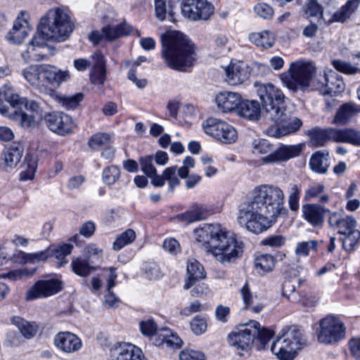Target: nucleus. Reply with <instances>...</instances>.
<instances>
[{
    "label": "nucleus",
    "instance_id": "nucleus-29",
    "mask_svg": "<svg viewBox=\"0 0 360 360\" xmlns=\"http://www.w3.org/2000/svg\"><path fill=\"white\" fill-rule=\"evenodd\" d=\"M177 167L176 166L166 168L161 175L155 176L153 179V185L155 187H162L165 181H167L169 189L173 191L180 184V181L176 175Z\"/></svg>",
    "mask_w": 360,
    "mask_h": 360
},
{
    "label": "nucleus",
    "instance_id": "nucleus-43",
    "mask_svg": "<svg viewBox=\"0 0 360 360\" xmlns=\"http://www.w3.org/2000/svg\"><path fill=\"white\" fill-rule=\"evenodd\" d=\"M11 322L26 338H33L37 332V326L34 323H31L21 317H13Z\"/></svg>",
    "mask_w": 360,
    "mask_h": 360
},
{
    "label": "nucleus",
    "instance_id": "nucleus-6",
    "mask_svg": "<svg viewBox=\"0 0 360 360\" xmlns=\"http://www.w3.org/2000/svg\"><path fill=\"white\" fill-rule=\"evenodd\" d=\"M74 29L69 14L60 8L49 10L40 19L37 32L45 39L63 41L68 39Z\"/></svg>",
    "mask_w": 360,
    "mask_h": 360
},
{
    "label": "nucleus",
    "instance_id": "nucleus-36",
    "mask_svg": "<svg viewBox=\"0 0 360 360\" xmlns=\"http://www.w3.org/2000/svg\"><path fill=\"white\" fill-rule=\"evenodd\" d=\"M240 63H231L225 69L226 80L232 86L241 84L245 78V71Z\"/></svg>",
    "mask_w": 360,
    "mask_h": 360
},
{
    "label": "nucleus",
    "instance_id": "nucleus-14",
    "mask_svg": "<svg viewBox=\"0 0 360 360\" xmlns=\"http://www.w3.org/2000/svg\"><path fill=\"white\" fill-rule=\"evenodd\" d=\"M202 126L207 135L222 143L230 144L237 140V131L224 121L210 117L202 122Z\"/></svg>",
    "mask_w": 360,
    "mask_h": 360
},
{
    "label": "nucleus",
    "instance_id": "nucleus-1",
    "mask_svg": "<svg viewBox=\"0 0 360 360\" xmlns=\"http://www.w3.org/2000/svg\"><path fill=\"white\" fill-rule=\"evenodd\" d=\"M284 193L275 185L256 186L250 200L238 207L237 221L242 227L255 233H260L271 226L279 215H286Z\"/></svg>",
    "mask_w": 360,
    "mask_h": 360
},
{
    "label": "nucleus",
    "instance_id": "nucleus-24",
    "mask_svg": "<svg viewBox=\"0 0 360 360\" xmlns=\"http://www.w3.org/2000/svg\"><path fill=\"white\" fill-rule=\"evenodd\" d=\"M131 26L125 22L120 23L117 26H105L102 28V37L108 40H114L118 37L127 35L131 31ZM101 38L98 33L93 32L89 39L94 44H98Z\"/></svg>",
    "mask_w": 360,
    "mask_h": 360
},
{
    "label": "nucleus",
    "instance_id": "nucleus-51",
    "mask_svg": "<svg viewBox=\"0 0 360 360\" xmlns=\"http://www.w3.org/2000/svg\"><path fill=\"white\" fill-rule=\"evenodd\" d=\"M301 193V188L297 184L290 185V193L288 195V205L290 209L296 212L299 209V200Z\"/></svg>",
    "mask_w": 360,
    "mask_h": 360
},
{
    "label": "nucleus",
    "instance_id": "nucleus-58",
    "mask_svg": "<svg viewBox=\"0 0 360 360\" xmlns=\"http://www.w3.org/2000/svg\"><path fill=\"white\" fill-rule=\"evenodd\" d=\"M285 243V238L281 235L269 236L261 241V244L270 248H280Z\"/></svg>",
    "mask_w": 360,
    "mask_h": 360
},
{
    "label": "nucleus",
    "instance_id": "nucleus-47",
    "mask_svg": "<svg viewBox=\"0 0 360 360\" xmlns=\"http://www.w3.org/2000/svg\"><path fill=\"white\" fill-rule=\"evenodd\" d=\"M136 239V233L132 229H127L119 236L113 243L114 250H120L127 245L131 243Z\"/></svg>",
    "mask_w": 360,
    "mask_h": 360
},
{
    "label": "nucleus",
    "instance_id": "nucleus-26",
    "mask_svg": "<svg viewBox=\"0 0 360 360\" xmlns=\"http://www.w3.org/2000/svg\"><path fill=\"white\" fill-rule=\"evenodd\" d=\"M215 101L219 109L224 112H228L238 108L241 101V96L238 93L223 91L217 95Z\"/></svg>",
    "mask_w": 360,
    "mask_h": 360
},
{
    "label": "nucleus",
    "instance_id": "nucleus-17",
    "mask_svg": "<svg viewBox=\"0 0 360 360\" xmlns=\"http://www.w3.org/2000/svg\"><path fill=\"white\" fill-rule=\"evenodd\" d=\"M47 41L37 32L27 45L26 49L21 53L24 61L29 63L45 59L49 51Z\"/></svg>",
    "mask_w": 360,
    "mask_h": 360
},
{
    "label": "nucleus",
    "instance_id": "nucleus-23",
    "mask_svg": "<svg viewBox=\"0 0 360 360\" xmlns=\"http://www.w3.org/2000/svg\"><path fill=\"white\" fill-rule=\"evenodd\" d=\"M54 344L65 353H73L78 351L82 345L80 338L70 332H60L54 338Z\"/></svg>",
    "mask_w": 360,
    "mask_h": 360
},
{
    "label": "nucleus",
    "instance_id": "nucleus-39",
    "mask_svg": "<svg viewBox=\"0 0 360 360\" xmlns=\"http://www.w3.org/2000/svg\"><path fill=\"white\" fill-rule=\"evenodd\" d=\"M276 259L269 254H262L255 257L254 266L257 272L261 275L271 271L275 266Z\"/></svg>",
    "mask_w": 360,
    "mask_h": 360
},
{
    "label": "nucleus",
    "instance_id": "nucleus-11",
    "mask_svg": "<svg viewBox=\"0 0 360 360\" xmlns=\"http://www.w3.org/2000/svg\"><path fill=\"white\" fill-rule=\"evenodd\" d=\"M254 86L257 88L265 119L276 116L278 110L286 105L284 94L271 83L255 82Z\"/></svg>",
    "mask_w": 360,
    "mask_h": 360
},
{
    "label": "nucleus",
    "instance_id": "nucleus-61",
    "mask_svg": "<svg viewBox=\"0 0 360 360\" xmlns=\"http://www.w3.org/2000/svg\"><path fill=\"white\" fill-rule=\"evenodd\" d=\"M72 248L70 244H63L49 250L56 258L62 259L71 253Z\"/></svg>",
    "mask_w": 360,
    "mask_h": 360
},
{
    "label": "nucleus",
    "instance_id": "nucleus-37",
    "mask_svg": "<svg viewBox=\"0 0 360 360\" xmlns=\"http://www.w3.org/2000/svg\"><path fill=\"white\" fill-rule=\"evenodd\" d=\"M92 263L91 260L86 257H78L72 259L71 266L75 274L82 277H86L96 270V267Z\"/></svg>",
    "mask_w": 360,
    "mask_h": 360
},
{
    "label": "nucleus",
    "instance_id": "nucleus-19",
    "mask_svg": "<svg viewBox=\"0 0 360 360\" xmlns=\"http://www.w3.org/2000/svg\"><path fill=\"white\" fill-rule=\"evenodd\" d=\"M62 283L58 279L41 280L37 281L26 293V300L53 295L60 291Z\"/></svg>",
    "mask_w": 360,
    "mask_h": 360
},
{
    "label": "nucleus",
    "instance_id": "nucleus-45",
    "mask_svg": "<svg viewBox=\"0 0 360 360\" xmlns=\"http://www.w3.org/2000/svg\"><path fill=\"white\" fill-rule=\"evenodd\" d=\"M307 134L311 144L316 147L323 146L327 142L326 129L314 128L309 130Z\"/></svg>",
    "mask_w": 360,
    "mask_h": 360
},
{
    "label": "nucleus",
    "instance_id": "nucleus-12",
    "mask_svg": "<svg viewBox=\"0 0 360 360\" xmlns=\"http://www.w3.org/2000/svg\"><path fill=\"white\" fill-rule=\"evenodd\" d=\"M265 120H270L275 124L266 129V134L274 138H281L294 134L302 125V120L292 116V112L286 105L278 110L276 116H269Z\"/></svg>",
    "mask_w": 360,
    "mask_h": 360
},
{
    "label": "nucleus",
    "instance_id": "nucleus-35",
    "mask_svg": "<svg viewBox=\"0 0 360 360\" xmlns=\"http://www.w3.org/2000/svg\"><path fill=\"white\" fill-rule=\"evenodd\" d=\"M359 4V0H348L345 5L334 13L328 20V23L345 22L356 11Z\"/></svg>",
    "mask_w": 360,
    "mask_h": 360
},
{
    "label": "nucleus",
    "instance_id": "nucleus-52",
    "mask_svg": "<svg viewBox=\"0 0 360 360\" xmlns=\"http://www.w3.org/2000/svg\"><path fill=\"white\" fill-rule=\"evenodd\" d=\"M120 171L118 167L112 165L103 172V180L107 185H112L120 177Z\"/></svg>",
    "mask_w": 360,
    "mask_h": 360
},
{
    "label": "nucleus",
    "instance_id": "nucleus-3",
    "mask_svg": "<svg viewBox=\"0 0 360 360\" xmlns=\"http://www.w3.org/2000/svg\"><path fill=\"white\" fill-rule=\"evenodd\" d=\"M196 240L221 263L236 261L243 252V243L220 224H207L195 231Z\"/></svg>",
    "mask_w": 360,
    "mask_h": 360
},
{
    "label": "nucleus",
    "instance_id": "nucleus-56",
    "mask_svg": "<svg viewBox=\"0 0 360 360\" xmlns=\"http://www.w3.org/2000/svg\"><path fill=\"white\" fill-rule=\"evenodd\" d=\"M325 188L324 185L322 184H316L310 186L304 191V200L305 201H309L312 198H317L324 193Z\"/></svg>",
    "mask_w": 360,
    "mask_h": 360
},
{
    "label": "nucleus",
    "instance_id": "nucleus-53",
    "mask_svg": "<svg viewBox=\"0 0 360 360\" xmlns=\"http://www.w3.org/2000/svg\"><path fill=\"white\" fill-rule=\"evenodd\" d=\"M49 250L33 254H27L23 252H20L19 255L23 259V262H34L46 259L49 256Z\"/></svg>",
    "mask_w": 360,
    "mask_h": 360
},
{
    "label": "nucleus",
    "instance_id": "nucleus-49",
    "mask_svg": "<svg viewBox=\"0 0 360 360\" xmlns=\"http://www.w3.org/2000/svg\"><path fill=\"white\" fill-rule=\"evenodd\" d=\"M140 165L141 170L149 178L151 179V184H153V179L159 175L157 174L156 168L153 165V157L152 155H146L140 158Z\"/></svg>",
    "mask_w": 360,
    "mask_h": 360
},
{
    "label": "nucleus",
    "instance_id": "nucleus-44",
    "mask_svg": "<svg viewBox=\"0 0 360 360\" xmlns=\"http://www.w3.org/2000/svg\"><path fill=\"white\" fill-rule=\"evenodd\" d=\"M111 140V137L106 133H96L91 136L88 141L89 146L94 150L107 147Z\"/></svg>",
    "mask_w": 360,
    "mask_h": 360
},
{
    "label": "nucleus",
    "instance_id": "nucleus-55",
    "mask_svg": "<svg viewBox=\"0 0 360 360\" xmlns=\"http://www.w3.org/2000/svg\"><path fill=\"white\" fill-rule=\"evenodd\" d=\"M255 14L265 20L271 19L274 15L273 8L265 3L257 4L254 7Z\"/></svg>",
    "mask_w": 360,
    "mask_h": 360
},
{
    "label": "nucleus",
    "instance_id": "nucleus-22",
    "mask_svg": "<svg viewBox=\"0 0 360 360\" xmlns=\"http://www.w3.org/2000/svg\"><path fill=\"white\" fill-rule=\"evenodd\" d=\"M304 219L312 226L321 228L324 224V217L330 212L328 208L319 204H306L302 207Z\"/></svg>",
    "mask_w": 360,
    "mask_h": 360
},
{
    "label": "nucleus",
    "instance_id": "nucleus-32",
    "mask_svg": "<svg viewBox=\"0 0 360 360\" xmlns=\"http://www.w3.org/2000/svg\"><path fill=\"white\" fill-rule=\"evenodd\" d=\"M211 214V210L207 205H196L191 210L178 215V219L185 223H191L205 219Z\"/></svg>",
    "mask_w": 360,
    "mask_h": 360
},
{
    "label": "nucleus",
    "instance_id": "nucleus-38",
    "mask_svg": "<svg viewBox=\"0 0 360 360\" xmlns=\"http://www.w3.org/2000/svg\"><path fill=\"white\" fill-rule=\"evenodd\" d=\"M155 17L160 21L175 22L174 12L170 4L165 0H154Z\"/></svg>",
    "mask_w": 360,
    "mask_h": 360
},
{
    "label": "nucleus",
    "instance_id": "nucleus-41",
    "mask_svg": "<svg viewBox=\"0 0 360 360\" xmlns=\"http://www.w3.org/2000/svg\"><path fill=\"white\" fill-rule=\"evenodd\" d=\"M23 104L27 110L33 112L39 119L44 120V115L46 114L50 113L48 112V110L51 109V106L46 101L44 100L27 101L25 98V103Z\"/></svg>",
    "mask_w": 360,
    "mask_h": 360
},
{
    "label": "nucleus",
    "instance_id": "nucleus-20",
    "mask_svg": "<svg viewBox=\"0 0 360 360\" xmlns=\"http://www.w3.org/2000/svg\"><path fill=\"white\" fill-rule=\"evenodd\" d=\"M109 360H147L142 350L127 342L115 345L110 349Z\"/></svg>",
    "mask_w": 360,
    "mask_h": 360
},
{
    "label": "nucleus",
    "instance_id": "nucleus-63",
    "mask_svg": "<svg viewBox=\"0 0 360 360\" xmlns=\"http://www.w3.org/2000/svg\"><path fill=\"white\" fill-rule=\"evenodd\" d=\"M170 334V330L167 328L161 329L155 333L153 337V343L158 347H162L166 345V342L168 335Z\"/></svg>",
    "mask_w": 360,
    "mask_h": 360
},
{
    "label": "nucleus",
    "instance_id": "nucleus-46",
    "mask_svg": "<svg viewBox=\"0 0 360 360\" xmlns=\"http://www.w3.org/2000/svg\"><path fill=\"white\" fill-rule=\"evenodd\" d=\"M345 236L342 247L345 251L352 252L360 240V231L355 227L347 232Z\"/></svg>",
    "mask_w": 360,
    "mask_h": 360
},
{
    "label": "nucleus",
    "instance_id": "nucleus-13",
    "mask_svg": "<svg viewBox=\"0 0 360 360\" xmlns=\"http://www.w3.org/2000/svg\"><path fill=\"white\" fill-rule=\"evenodd\" d=\"M345 329L344 323L338 318L328 315L319 321L318 340L325 345L335 344L345 338Z\"/></svg>",
    "mask_w": 360,
    "mask_h": 360
},
{
    "label": "nucleus",
    "instance_id": "nucleus-9",
    "mask_svg": "<svg viewBox=\"0 0 360 360\" xmlns=\"http://www.w3.org/2000/svg\"><path fill=\"white\" fill-rule=\"evenodd\" d=\"M307 345L304 335L297 326L283 328L273 342L271 351L280 360H292Z\"/></svg>",
    "mask_w": 360,
    "mask_h": 360
},
{
    "label": "nucleus",
    "instance_id": "nucleus-15",
    "mask_svg": "<svg viewBox=\"0 0 360 360\" xmlns=\"http://www.w3.org/2000/svg\"><path fill=\"white\" fill-rule=\"evenodd\" d=\"M183 16L193 21L207 20L214 13V7L207 0H182Z\"/></svg>",
    "mask_w": 360,
    "mask_h": 360
},
{
    "label": "nucleus",
    "instance_id": "nucleus-28",
    "mask_svg": "<svg viewBox=\"0 0 360 360\" xmlns=\"http://www.w3.org/2000/svg\"><path fill=\"white\" fill-rule=\"evenodd\" d=\"M188 278L185 281L184 289H189L197 281L205 278L206 273L202 265L195 259H190L187 264Z\"/></svg>",
    "mask_w": 360,
    "mask_h": 360
},
{
    "label": "nucleus",
    "instance_id": "nucleus-50",
    "mask_svg": "<svg viewBox=\"0 0 360 360\" xmlns=\"http://www.w3.org/2000/svg\"><path fill=\"white\" fill-rule=\"evenodd\" d=\"M304 11L307 17H322L323 7L318 0H307Z\"/></svg>",
    "mask_w": 360,
    "mask_h": 360
},
{
    "label": "nucleus",
    "instance_id": "nucleus-25",
    "mask_svg": "<svg viewBox=\"0 0 360 360\" xmlns=\"http://www.w3.org/2000/svg\"><path fill=\"white\" fill-rule=\"evenodd\" d=\"M327 141L335 142L349 143L354 146H360V131L351 129H337L334 128L326 129Z\"/></svg>",
    "mask_w": 360,
    "mask_h": 360
},
{
    "label": "nucleus",
    "instance_id": "nucleus-59",
    "mask_svg": "<svg viewBox=\"0 0 360 360\" xmlns=\"http://www.w3.org/2000/svg\"><path fill=\"white\" fill-rule=\"evenodd\" d=\"M206 307L201 304L198 300L191 302L188 306L181 309L180 314L186 316H190L193 314L205 311Z\"/></svg>",
    "mask_w": 360,
    "mask_h": 360
},
{
    "label": "nucleus",
    "instance_id": "nucleus-31",
    "mask_svg": "<svg viewBox=\"0 0 360 360\" xmlns=\"http://www.w3.org/2000/svg\"><path fill=\"white\" fill-rule=\"evenodd\" d=\"M23 150L24 147L20 142H13L6 147L4 152L6 166L10 168L15 167L22 158Z\"/></svg>",
    "mask_w": 360,
    "mask_h": 360
},
{
    "label": "nucleus",
    "instance_id": "nucleus-2",
    "mask_svg": "<svg viewBox=\"0 0 360 360\" xmlns=\"http://www.w3.org/2000/svg\"><path fill=\"white\" fill-rule=\"evenodd\" d=\"M316 72L312 62L297 60L290 63L288 72L281 74L280 79L282 84L293 92L311 87L321 95L333 96L344 91L346 85L338 72L330 69L326 70L323 75L314 77Z\"/></svg>",
    "mask_w": 360,
    "mask_h": 360
},
{
    "label": "nucleus",
    "instance_id": "nucleus-5",
    "mask_svg": "<svg viewBox=\"0 0 360 360\" xmlns=\"http://www.w3.org/2000/svg\"><path fill=\"white\" fill-rule=\"evenodd\" d=\"M23 77L32 86L40 92L50 94L53 91L50 86H59L67 82L70 77L68 70H61L56 67L49 65H30L22 70Z\"/></svg>",
    "mask_w": 360,
    "mask_h": 360
},
{
    "label": "nucleus",
    "instance_id": "nucleus-33",
    "mask_svg": "<svg viewBox=\"0 0 360 360\" xmlns=\"http://www.w3.org/2000/svg\"><path fill=\"white\" fill-rule=\"evenodd\" d=\"M360 112V108L353 103H347L341 105L334 117L333 123L345 124L349 119Z\"/></svg>",
    "mask_w": 360,
    "mask_h": 360
},
{
    "label": "nucleus",
    "instance_id": "nucleus-62",
    "mask_svg": "<svg viewBox=\"0 0 360 360\" xmlns=\"http://www.w3.org/2000/svg\"><path fill=\"white\" fill-rule=\"evenodd\" d=\"M144 271L150 279L159 278L162 275L160 267L153 262L146 263L144 266Z\"/></svg>",
    "mask_w": 360,
    "mask_h": 360
},
{
    "label": "nucleus",
    "instance_id": "nucleus-18",
    "mask_svg": "<svg viewBox=\"0 0 360 360\" xmlns=\"http://www.w3.org/2000/svg\"><path fill=\"white\" fill-rule=\"evenodd\" d=\"M31 30L28 13L21 11L13 22L12 29L6 34V39L10 44H20L27 37Z\"/></svg>",
    "mask_w": 360,
    "mask_h": 360
},
{
    "label": "nucleus",
    "instance_id": "nucleus-21",
    "mask_svg": "<svg viewBox=\"0 0 360 360\" xmlns=\"http://www.w3.org/2000/svg\"><path fill=\"white\" fill-rule=\"evenodd\" d=\"M330 227L337 230L338 234L346 235L347 232L356 227L357 222L352 215H345L343 210L330 213L328 220Z\"/></svg>",
    "mask_w": 360,
    "mask_h": 360
},
{
    "label": "nucleus",
    "instance_id": "nucleus-34",
    "mask_svg": "<svg viewBox=\"0 0 360 360\" xmlns=\"http://www.w3.org/2000/svg\"><path fill=\"white\" fill-rule=\"evenodd\" d=\"M238 113L246 119L257 120L261 115V108L256 101H240L238 107Z\"/></svg>",
    "mask_w": 360,
    "mask_h": 360
},
{
    "label": "nucleus",
    "instance_id": "nucleus-8",
    "mask_svg": "<svg viewBox=\"0 0 360 360\" xmlns=\"http://www.w3.org/2000/svg\"><path fill=\"white\" fill-rule=\"evenodd\" d=\"M25 98L20 97L9 84L0 89V113L8 118L18 121L23 128H32L36 125L34 115L20 110Z\"/></svg>",
    "mask_w": 360,
    "mask_h": 360
},
{
    "label": "nucleus",
    "instance_id": "nucleus-30",
    "mask_svg": "<svg viewBox=\"0 0 360 360\" xmlns=\"http://www.w3.org/2000/svg\"><path fill=\"white\" fill-rule=\"evenodd\" d=\"M329 160V153L327 150H319L312 154L309 164L313 172L324 174L328 172L330 166Z\"/></svg>",
    "mask_w": 360,
    "mask_h": 360
},
{
    "label": "nucleus",
    "instance_id": "nucleus-54",
    "mask_svg": "<svg viewBox=\"0 0 360 360\" xmlns=\"http://www.w3.org/2000/svg\"><path fill=\"white\" fill-rule=\"evenodd\" d=\"M139 327L141 333L147 337H152L158 330L157 324L151 319L140 321Z\"/></svg>",
    "mask_w": 360,
    "mask_h": 360
},
{
    "label": "nucleus",
    "instance_id": "nucleus-57",
    "mask_svg": "<svg viewBox=\"0 0 360 360\" xmlns=\"http://www.w3.org/2000/svg\"><path fill=\"white\" fill-rule=\"evenodd\" d=\"M191 329L196 335H201L207 330L206 320L200 316H195L191 321Z\"/></svg>",
    "mask_w": 360,
    "mask_h": 360
},
{
    "label": "nucleus",
    "instance_id": "nucleus-48",
    "mask_svg": "<svg viewBox=\"0 0 360 360\" xmlns=\"http://www.w3.org/2000/svg\"><path fill=\"white\" fill-rule=\"evenodd\" d=\"M318 241L311 240L309 241L300 242L297 244L295 248V254L298 257L308 256L310 252H317Z\"/></svg>",
    "mask_w": 360,
    "mask_h": 360
},
{
    "label": "nucleus",
    "instance_id": "nucleus-4",
    "mask_svg": "<svg viewBox=\"0 0 360 360\" xmlns=\"http://www.w3.org/2000/svg\"><path fill=\"white\" fill-rule=\"evenodd\" d=\"M162 55L168 67L186 71L193 65L195 51L193 44L180 32H170L162 36Z\"/></svg>",
    "mask_w": 360,
    "mask_h": 360
},
{
    "label": "nucleus",
    "instance_id": "nucleus-40",
    "mask_svg": "<svg viewBox=\"0 0 360 360\" xmlns=\"http://www.w3.org/2000/svg\"><path fill=\"white\" fill-rule=\"evenodd\" d=\"M115 269L113 267L109 268V275L107 280V292L105 295V304L110 307H116L120 302L119 298L111 291V288L115 285V280L117 274Z\"/></svg>",
    "mask_w": 360,
    "mask_h": 360
},
{
    "label": "nucleus",
    "instance_id": "nucleus-64",
    "mask_svg": "<svg viewBox=\"0 0 360 360\" xmlns=\"http://www.w3.org/2000/svg\"><path fill=\"white\" fill-rule=\"evenodd\" d=\"M82 99L83 94L78 93L74 96L64 97L63 98V103L67 108L73 109L78 105Z\"/></svg>",
    "mask_w": 360,
    "mask_h": 360
},
{
    "label": "nucleus",
    "instance_id": "nucleus-16",
    "mask_svg": "<svg viewBox=\"0 0 360 360\" xmlns=\"http://www.w3.org/2000/svg\"><path fill=\"white\" fill-rule=\"evenodd\" d=\"M46 127L53 133L65 136L72 133L75 124L70 116L62 112H53L44 115Z\"/></svg>",
    "mask_w": 360,
    "mask_h": 360
},
{
    "label": "nucleus",
    "instance_id": "nucleus-10",
    "mask_svg": "<svg viewBox=\"0 0 360 360\" xmlns=\"http://www.w3.org/2000/svg\"><path fill=\"white\" fill-rule=\"evenodd\" d=\"M252 146L254 154H267L262 158L264 164H275L285 162L291 158L297 157L302 150L303 145H282L272 151V145L268 141L258 139L252 141Z\"/></svg>",
    "mask_w": 360,
    "mask_h": 360
},
{
    "label": "nucleus",
    "instance_id": "nucleus-42",
    "mask_svg": "<svg viewBox=\"0 0 360 360\" xmlns=\"http://www.w3.org/2000/svg\"><path fill=\"white\" fill-rule=\"evenodd\" d=\"M250 41L257 46L262 48H270L274 43L273 33L268 31L255 32L249 34Z\"/></svg>",
    "mask_w": 360,
    "mask_h": 360
},
{
    "label": "nucleus",
    "instance_id": "nucleus-60",
    "mask_svg": "<svg viewBox=\"0 0 360 360\" xmlns=\"http://www.w3.org/2000/svg\"><path fill=\"white\" fill-rule=\"evenodd\" d=\"M179 360H205L202 352L193 349H184L179 353Z\"/></svg>",
    "mask_w": 360,
    "mask_h": 360
},
{
    "label": "nucleus",
    "instance_id": "nucleus-27",
    "mask_svg": "<svg viewBox=\"0 0 360 360\" xmlns=\"http://www.w3.org/2000/svg\"><path fill=\"white\" fill-rule=\"evenodd\" d=\"M94 62L90 73V80L94 84H103L106 78L105 61L101 52H96L92 56Z\"/></svg>",
    "mask_w": 360,
    "mask_h": 360
},
{
    "label": "nucleus",
    "instance_id": "nucleus-7",
    "mask_svg": "<svg viewBox=\"0 0 360 360\" xmlns=\"http://www.w3.org/2000/svg\"><path fill=\"white\" fill-rule=\"evenodd\" d=\"M274 332L266 328H261L255 321L239 326L228 336L229 345L236 349L248 351L252 347L255 338L259 342L258 349H265L266 345L271 339Z\"/></svg>",
    "mask_w": 360,
    "mask_h": 360
}]
</instances>
